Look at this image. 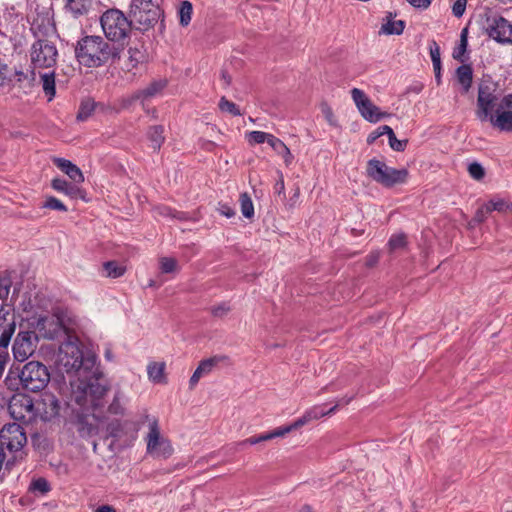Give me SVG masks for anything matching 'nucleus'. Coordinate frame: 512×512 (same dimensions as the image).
Instances as JSON below:
<instances>
[{
	"label": "nucleus",
	"mask_w": 512,
	"mask_h": 512,
	"mask_svg": "<svg viewBox=\"0 0 512 512\" xmlns=\"http://www.w3.org/2000/svg\"><path fill=\"white\" fill-rule=\"evenodd\" d=\"M108 390V384L96 377L72 384L71 401L77 405L76 424L82 437L98 433V424L105 419V395Z\"/></svg>",
	"instance_id": "nucleus-1"
},
{
	"label": "nucleus",
	"mask_w": 512,
	"mask_h": 512,
	"mask_svg": "<svg viewBox=\"0 0 512 512\" xmlns=\"http://www.w3.org/2000/svg\"><path fill=\"white\" fill-rule=\"evenodd\" d=\"M122 52V45L110 44L101 36H85L77 42L75 48L79 63L89 68L114 64L120 60Z\"/></svg>",
	"instance_id": "nucleus-2"
},
{
	"label": "nucleus",
	"mask_w": 512,
	"mask_h": 512,
	"mask_svg": "<svg viewBox=\"0 0 512 512\" xmlns=\"http://www.w3.org/2000/svg\"><path fill=\"white\" fill-rule=\"evenodd\" d=\"M27 17L31 31L36 37L48 36L55 32L52 5L48 1L27 0Z\"/></svg>",
	"instance_id": "nucleus-3"
},
{
	"label": "nucleus",
	"mask_w": 512,
	"mask_h": 512,
	"mask_svg": "<svg viewBox=\"0 0 512 512\" xmlns=\"http://www.w3.org/2000/svg\"><path fill=\"white\" fill-rule=\"evenodd\" d=\"M100 23L106 38L120 46H123V41L128 38L134 27L131 19L119 9L105 11L100 18Z\"/></svg>",
	"instance_id": "nucleus-4"
},
{
	"label": "nucleus",
	"mask_w": 512,
	"mask_h": 512,
	"mask_svg": "<svg viewBox=\"0 0 512 512\" xmlns=\"http://www.w3.org/2000/svg\"><path fill=\"white\" fill-rule=\"evenodd\" d=\"M366 174L373 181L386 188H391L397 184H403L408 178L407 169L389 167L386 163L376 158L370 159L367 162Z\"/></svg>",
	"instance_id": "nucleus-5"
},
{
	"label": "nucleus",
	"mask_w": 512,
	"mask_h": 512,
	"mask_svg": "<svg viewBox=\"0 0 512 512\" xmlns=\"http://www.w3.org/2000/svg\"><path fill=\"white\" fill-rule=\"evenodd\" d=\"M128 16L135 29L147 31L158 22L161 9L152 0H132Z\"/></svg>",
	"instance_id": "nucleus-6"
},
{
	"label": "nucleus",
	"mask_w": 512,
	"mask_h": 512,
	"mask_svg": "<svg viewBox=\"0 0 512 512\" xmlns=\"http://www.w3.org/2000/svg\"><path fill=\"white\" fill-rule=\"evenodd\" d=\"M19 380L24 390L38 392L48 385L50 372L43 363L29 361L20 370Z\"/></svg>",
	"instance_id": "nucleus-7"
},
{
	"label": "nucleus",
	"mask_w": 512,
	"mask_h": 512,
	"mask_svg": "<svg viewBox=\"0 0 512 512\" xmlns=\"http://www.w3.org/2000/svg\"><path fill=\"white\" fill-rule=\"evenodd\" d=\"M499 101L498 85L491 79H482L478 85L475 115L481 122H487L489 113L493 112Z\"/></svg>",
	"instance_id": "nucleus-8"
},
{
	"label": "nucleus",
	"mask_w": 512,
	"mask_h": 512,
	"mask_svg": "<svg viewBox=\"0 0 512 512\" xmlns=\"http://www.w3.org/2000/svg\"><path fill=\"white\" fill-rule=\"evenodd\" d=\"M58 51L56 46L43 39H38L31 46L30 58L33 69H49L57 62Z\"/></svg>",
	"instance_id": "nucleus-9"
},
{
	"label": "nucleus",
	"mask_w": 512,
	"mask_h": 512,
	"mask_svg": "<svg viewBox=\"0 0 512 512\" xmlns=\"http://www.w3.org/2000/svg\"><path fill=\"white\" fill-rule=\"evenodd\" d=\"M146 442L147 452L155 458L167 459L173 454L171 442L161 436L157 420L150 423Z\"/></svg>",
	"instance_id": "nucleus-10"
},
{
	"label": "nucleus",
	"mask_w": 512,
	"mask_h": 512,
	"mask_svg": "<svg viewBox=\"0 0 512 512\" xmlns=\"http://www.w3.org/2000/svg\"><path fill=\"white\" fill-rule=\"evenodd\" d=\"M485 32L489 38L501 45H512V22L503 16L487 18Z\"/></svg>",
	"instance_id": "nucleus-11"
},
{
	"label": "nucleus",
	"mask_w": 512,
	"mask_h": 512,
	"mask_svg": "<svg viewBox=\"0 0 512 512\" xmlns=\"http://www.w3.org/2000/svg\"><path fill=\"white\" fill-rule=\"evenodd\" d=\"M27 442L23 427L18 423H9L0 430V445L10 453L21 450Z\"/></svg>",
	"instance_id": "nucleus-12"
},
{
	"label": "nucleus",
	"mask_w": 512,
	"mask_h": 512,
	"mask_svg": "<svg viewBox=\"0 0 512 512\" xmlns=\"http://www.w3.org/2000/svg\"><path fill=\"white\" fill-rule=\"evenodd\" d=\"M58 362L67 373L76 372L83 365L82 350L73 342H64L59 348Z\"/></svg>",
	"instance_id": "nucleus-13"
},
{
	"label": "nucleus",
	"mask_w": 512,
	"mask_h": 512,
	"mask_svg": "<svg viewBox=\"0 0 512 512\" xmlns=\"http://www.w3.org/2000/svg\"><path fill=\"white\" fill-rule=\"evenodd\" d=\"M38 337L33 331H20L13 342L12 353L18 362L26 361L35 352Z\"/></svg>",
	"instance_id": "nucleus-14"
},
{
	"label": "nucleus",
	"mask_w": 512,
	"mask_h": 512,
	"mask_svg": "<svg viewBox=\"0 0 512 512\" xmlns=\"http://www.w3.org/2000/svg\"><path fill=\"white\" fill-rule=\"evenodd\" d=\"M35 418L42 421H51L56 418L61 409L59 399L51 392H43L39 399L34 402Z\"/></svg>",
	"instance_id": "nucleus-15"
},
{
	"label": "nucleus",
	"mask_w": 512,
	"mask_h": 512,
	"mask_svg": "<svg viewBox=\"0 0 512 512\" xmlns=\"http://www.w3.org/2000/svg\"><path fill=\"white\" fill-rule=\"evenodd\" d=\"M351 97L361 116L369 122L376 123L388 115L387 113L380 112L379 108L372 103L361 89L353 88L351 90Z\"/></svg>",
	"instance_id": "nucleus-16"
},
{
	"label": "nucleus",
	"mask_w": 512,
	"mask_h": 512,
	"mask_svg": "<svg viewBox=\"0 0 512 512\" xmlns=\"http://www.w3.org/2000/svg\"><path fill=\"white\" fill-rule=\"evenodd\" d=\"M8 410L13 419L29 423L35 419L33 400L25 395L14 396L9 402Z\"/></svg>",
	"instance_id": "nucleus-17"
},
{
	"label": "nucleus",
	"mask_w": 512,
	"mask_h": 512,
	"mask_svg": "<svg viewBox=\"0 0 512 512\" xmlns=\"http://www.w3.org/2000/svg\"><path fill=\"white\" fill-rule=\"evenodd\" d=\"M352 398H353L352 396L351 397H343L340 400H338L329 409H326L325 404L315 405V406L309 408L308 410H306L304 412V414L300 418H298L296 421H297L299 427H302V426L308 424L312 420H317L326 415L334 413L339 406H344V405L349 404L351 402Z\"/></svg>",
	"instance_id": "nucleus-18"
},
{
	"label": "nucleus",
	"mask_w": 512,
	"mask_h": 512,
	"mask_svg": "<svg viewBox=\"0 0 512 512\" xmlns=\"http://www.w3.org/2000/svg\"><path fill=\"white\" fill-rule=\"evenodd\" d=\"M16 330V316L14 309H5L0 305V340L1 347L7 348Z\"/></svg>",
	"instance_id": "nucleus-19"
},
{
	"label": "nucleus",
	"mask_w": 512,
	"mask_h": 512,
	"mask_svg": "<svg viewBox=\"0 0 512 512\" xmlns=\"http://www.w3.org/2000/svg\"><path fill=\"white\" fill-rule=\"evenodd\" d=\"M37 328L42 336L49 340L57 339L66 334V328L62 320L57 315L39 318Z\"/></svg>",
	"instance_id": "nucleus-20"
},
{
	"label": "nucleus",
	"mask_w": 512,
	"mask_h": 512,
	"mask_svg": "<svg viewBox=\"0 0 512 512\" xmlns=\"http://www.w3.org/2000/svg\"><path fill=\"white\" fill-rule=\"evenodd\" d=\"M227 360L228 357L226 355H214L210 358L200 361L198 367L196 368V370L194 371L189 380V388L193 389L197 385L201 377H203L204 375H208L215 366Z\"/></svg>",
	"instance_id": "nucleus-21"
},
{
	"label": "nucleus",
	"mask_w": 512,
	"mask_h": 512,
	"mask_svg": "<svg viewBox=\"0 0 512 512\" xmlns=\"http://www.w3.org/2000/svg\"><path fill=\"white\" fill-rule=\"evenodd\" d=\"M487 121L493 128L499 131L511 132L512 131V110L496 109L495 114L489 113Z\"/></svg>",
	"instance_id": "nucleus-22"
},
{
	"label": "nucleus",
	"mask_w": 512,
	"mask_h": 512,
	"mask_svg": "<svg viewBox=\"0 0 512 512\" xmlns=\"http://www.w3.org/2000/svg\"><path fill=\"white\" fill-rule=\"evenodd\" d=\"M35 80L36 74L33 68L26 72L15 68L14 72H11V80L8 85L26 90L33 87Z\"/></svg>",
	"instance_id": "nucleus-23"
},
{
	"label": "nucleus",
	"mask_w": 512,
	"mask_h": 512,
	"mask_svg": "<svg viewBox=\"0 0 512 512\" xmlns=\"http://www.w3.org/2000/svg\"><path fill=\"white\" fill-rule=\"evenodd\" d=\"M51 187L59 193L70 197L71 199L82 198L84 199V191L78 187L76 183H69L62 178H54L51 181Z\"/></svg>",
	"instance_id": "nucleus-24"
},
{
	"label": "nucleus",
	"mask_w": 512,
	"mask_h": 512,
	"mask_svg": "<svg viewBox=\"0 0 512 512\" xmlns=\"http://www.w3.org/2000/svg\"><path fill=\"white\" fill-rule=\"evenodd\" d=\"M53 163L64 172L74 183L81 184L84 182V175L79 167L70 160L64 158H54Z\"/></svg>",
	"instance_id": "nucleus-25"
},
{
	"label": "nucleus",
	"mask_w": 512,
	"mask_h": 512,
	"mask_svg": "<svg viewBox=\"0 0 512 512\" xmlns=\"http://www.w3.org/2000/svg\"><path fill=\"white\" fill-rule=\"evenodd\" d=\"M386 22L382 24L380 33L385 35H400L405 28L403 20H393V14L389 12L386 16Z\"/></svg>",
	"instance_id": "nucleus-26"
},
{
	"label": "nucleus",
	"mask_w": 512,
	"mask_h": 512,
	"mask_svg": "<svg viewBox=\"0 0 512 512\" xmlns=\"http://www.w3.org/2000/svg\"><path fill=\"white\" fill-rule=\"evenodd\" d=\"M456 78L462 86L463 93H467L473 82V70L470 65L464 64L456 69Z\"/></svg>",
	"instance_id": "nucleus-27"
},
{
	"label": "nucleus",
	"mask_w": 512,
	"mask_h": 512,
	"mask_svg": "<svg viewBox=\"0 0 512 512\" xmlns=\"http://www.w3.org/2000/svg\"><path fill=\"white\" fill-rule=\"evenodd\" d=\"M92 6V0H65V9L74 17L86 14Z\"/></svg>",
	"instance_id": "nucleus-28"
},
{
	"label": "nucleus",
	"mask_w": 512,
	"mask_h": 512,
	"mask_svg": "<svg viewBox=\"0 0 512 512\" xmlns=\"http://www.w3.org/2000/svg\"><path fill=\"white\" fill-rule=\"evenodd\" d=\"M268 144L278 155L283 157L286 165L291 164L293 161V155L291 154L290 149L282 140L273 135L272 138L269 139Z\"/></svg>",
	"instance_id": "nucleus-29"
},
{
	"label": "nucleus",
	"mask_w": 512,
	"mask_h": 512,
	"mask_svg": "<svg viewBox=\"0 0 512 512\" xmlns=\"http://www.w3.org/2000/svg\"><path fill=\"white\" fill-rule=\"evenodd\" d=\"M154 212L156 215L171 219H177L179 221H187L190 219V216L186 212L177 211L166 205H158L154 208Z\"/></svg>",
	"instance_id": "nucleus-30"
},
{
	"label": "nucleus",
	"mask_w": 512,
	"mask_h": 512,
	"mask_svg": "<svg viewBox=\"0 0 512 512\" xmlns=\"http://www.w3.org/2000/svg\"><path fill=\"white\" fill-rule=\"evenodd\" d=\"M42 89L45 95L48 98V101H51L56 94L55 87V73L54 71H49L40 75Z\"/></svg>",
	"instance_id": "nucleus-31"
},
{
	"label": "nucleus",
	"mask_w": 512,
	"mask_h": 512,
	"mask_svg": "<svg viewBox=\"0 0 512 512\" xmlns=\"http://www.w3.org/2000/svg\"><path fill=\"white\" fill-rule=\"evenodd\" d=\"M166 86L165 81H154L149 86H147L145 89L137 91L132 99L138 100V99H145L149 97L155 96L157 93H159L164 87Z\"/></svg>",
	"instance_id": "nucleus-32"
},
{
	"label": "nucleus",
	"mask_w": 512,
	"mask_h": 512,
	"mask_svg": "<svg viewBox=\"0 0 512 512\" xmlns=\"http://www.w3.org/2000/svg\"><path fill=\"white\" fill-rule=\"evenodd\" d=\"M151 146L155 151H158L165 141L164 128L161 125H155L149 128L147 133Z\"/></svg>",
	"instance_id": "nucleus-33"
},
{
	"label": "nucleus",
	"mask_w": 512,
	"mask_h": 512,
	"mask_svg": "<svg viewBox=\"0 0 512 512\" xmlns=\"http://www.w3.org/2000/svg\"><path fill=\"white\" fill-rule=\"evenodd\" d=\"M125 400L124 393L118 389L115 391L112 402L108 405L107 409H105V413L108 412L112 415H124L125 408L123 406V402Z\"/></svg>",
	"instance_id": "nucleus-34"
},
{
	"label": "nucleus",
	"mask_w": 512,
	"mask_h": 512,
	"mask_svg": "<svg viewBox=\"0 0 512 512\" xmlns=\"http://www.w3.org/2000/svg\"><path fill=\"white\" fill-rule=\"evenodd\" d=\"M104 276L107 278H119L126 272V267L117 261H107L102 265Z\"/></svg>",
	"instance_id": "nucleus-35"
},
{
	"label": "nucleus",
	"mask_w": 512,
	"mask_h": 512,
	"mask_svg": "<svg viewBox=\"0 0 512 512\" xmlns=\"http://www.w3.org/2000/svg\"><path fill=\"white\" fill-rule=\"evenodd\" d=\"M129 57L125 62L124 69L131 71L138 66V64L144 62L145 54L138 48L130 47L128 50Z\"/></svg>",
	"instance_id": "nucleus-36"
},
{
	"label": "nucleus",
	"mask_w": 512,
	"mask_h": 512,
	"mask_svg": "<svg viewBox=\"0 0 512 512\" xmlns=\"http://www.w3.org/2000/svg\"><path fill=\"white\" fill-rule=\"evenodd\" d=\"M164 370H165L164 363H158V362L150 363L147 367V373H148L149 379L155 383L164 382V379H165Z\"/></svg>",
	"instance_id": "nucleus-37"
},
{
	"label": "nucleus",
	"mask_w": 512,
	"mask_h": 512,
	"mask_svg": "<svg viewBox=\"0 0 512 512\" xmlns=\"http://www.w3.org/2000/svg\"><path fill=\"white\" fill-rule=\"evenodd\" d=\"M468 46V28H463L460 34V43L459 45L453 50L452 56L455 60H458L460 62H464L465 59L464 54L466 53Z\"/></svg>",
	"instance_id": "nucleus-38"
},
{
	"label": "nucleus",
	"mask_w": 512,
	"mask_h": 512,
	"mask_svg": "<svg viewBox=\"0 0 512 512\" xmlns=\"http://www.w3.org/2000/svg\"><path fill=\"white\" fill-rule=\"evenodd\" d=\"M382 129L386 130V135L388 136L389 146L391 149L397 152H403L406 149L408 140H398L393 129L388 125H383Z\"/></svg>",
	"instance_id": "nucleus-39"
},
{
	"label": "nucleus",
	"mask_w": 512,
	"mask_h": 512,
	"mask_svg": "<svg viewBox=\"0 0 512 512\" xmlns=\"http://www.w3.org/2000/svg\"><path fill=\"white\" fill-rule=\"evenodd\" d=\"M241 212L245 218L251 219L254 216V205L248 193L244 192L239 197Z\"/></svg>",
	"instance_id": "nucleus-40"
},
{
	"label": "nucleus",
	"mask_w": 512,
	"mask_h": 512,
	"mask_svg": "<svg viewBox=\"0 0 512 512\" xmlns=\"http://www.w3.org/2000/svg\"><path fill=\"white\" fill-rule=\"evenodd\" d=\"M299 428L300 427H299V425H298L296 420L293 423L289 424V425L277 427L273 431L265 433L267 441L268 440H272L274 438H278V437H284L288 433H290V432H292L294 430H297Z\"/></svg>",
	"instance_id": "nucleus-41"
},
{
	"label": "nucleus",
	"mask_w": 512,
	"mask_h": 512,
	"mask_svg": "<svg viewBox=\"0 0 512 512\" xmlns=\"http://www.w3.org/2000/svg\"><path fill=\"white\" fill-rule=\"evenodd\" d=\"M95 106H96V103L91 99L82 101L80 104V107H79V111L77 113V120L78 121L87 120L94 112Z\"/></svg>",
	"instance_id": "nucleus-42"
},
{
	"label": "nucleus",
	"mask_w": 512,
	"mask_h": 512,
	"mask_svg": "<svg viewBox=\"0 0 512 512\" xmlns=\"http://www.w3.org/2000/svg\"><path fill=\"white\" fill-rule=\"evenodd\" d=\"M192 11H193L192 4L189 1H183L181 3L178 14H179V19H180V24L183 27L189 25V23L191 21V17H192Z\"/></svg>",
	"instance_id": "nucleus-43"
},
{
	"label": "nucleus",
	"mask_w": 512,
	"mask_h": 512,
	"mask_svg": "<svg viewBox=\"0 0 512 512\" xmlns=\"http://www.w3.org/2000/svg\"><path fill=\"white\" fill-rule=\"evenodd\" d=\"M42 208L57 210L61 212L68 211L66 205L54 196H47L45 202L42 205Z\"/></svg>",
	"instance_id": "nucleus-44"
},
{
	"label": "nucleus",
	"mask_w": 512,
	"mask_h": 512,
	"mask_svg": "<svg viewBox=\"0 0 512 512\" xmlns=\"http://www.w3.org/2000/svg\"><path fill=\"white\" fill-rule=\"evenodd\" d=\"M219 109L223 112H228L233 116H240L241 112L237 105L229 101L225 96L221 97L219 101Z\"/></svg>",
	"instance_id": "nucleus-45"
},
{
	"label": "nucleus",
	"mask_w": 512,
	"mask_h": 512,
	"mask_svg": "<svg viewBox=\"0 0 512 512\" xmlns=\"http://www.w3.org/2000/svg\"><path fill=\"white\" fill-rule=\"evenodd\" d=\"M29 489L44 495L50 491L51 487L45 478H38L31 482Z\"/></svg>",
	"instance_id": "nucleus-46"
},
{
	"label": "nucleus",
	"mask_w": 512,
	"mask_h": 512,
	"mask_svg": "<svg viewBox=\"0 0 512 512\" xmlns=\"http://www.w3.org/2000/svg\"><path fill=\"white\" fill-rule=\"evenodd\" d=\"M272 136V134L263 131H251L248 134V141L251 144L269 143V139L272 138Z\"/></svg>",
	"instance_id": "nucleus-47"
},
{
	"label": "nucleus",
	"mask_w": 512,
	"mask_h": 512,
	"mask_svg": "<svg viewBox=\"0 0 512 512\" xmlns=\"http://www.w3.org/2000/svg\"><path fill=\"white\" fill-rule=\"evenodd\" d=\"M406 235L403 233L392 235L388 241V246L391 251L405 247Z\"/></svg>",
	"instance_id": "nucleus-48"
},
{
	"label": "nucleus",
	"mask_w": 512,
	"mask_h": 512,
	"mask_svg": "<svg viewBox=\"0 0 512 512\" xmlns=\"http://www.w3.org/2000/svg\"><path fill=\"white\" fill-rule=\"evenodd\" d=\"M160 269L163 273H172L177 269V261L171 257H163L160 260Z\"/></svg>",
	"instance_id": "nucleus-49"
},
{
	"label": "nucleus",
	"mask_w": 512,
	"mask_h": 512,
	"mask_svg": "<svg viewBox=\"0 0 512 512\" xmlns=\"http://www.w3.org/2000/svg\"><path fill=\"white\" fill-rule=\"evenodd\" d=\"M468 172L470 176L475 180H481L485 176V170L483 166L478 162H473L469 164Z\"/></svg>",
	"instance_id": "nucleus-50"
},
{
	"label": "nucleus",
	"mask_w": 512,
	"mask_h": 512,
	"mask_svg": "<svg viewBox=\"0 0 512 512\" xmlns=\"http://www.w3.org/2000/svg\"><path fill=\"white\" fill-rule=\"evenodd\" d=\"M486 206H487L488 210L490 211V213L492 211L502 212V211H505L510 208V205L507 204L502 199H492L488 203H486Z\"/></svg>",
	"instance_id": "nucleus-51"
},
{
	"label": "nucleus",
	"mask_w": 512,
	"mask_h": 512,
	"mask_svg": "<svg viewBox=\"0 0 512 512\" xmlns=\"http://www.w3.org/2000/svg\"><path fill=\"white\" fill-rule=\"evenodd\" d=\"M10 80L11 71L8 65L0 59V87L8 85Z\"/></svg>",
	"instance_id": "nucleus-52"
},
{
	"label": "nucleus",
	"mask_w": 512,
	"mask_h": 512,
	"mask_svg": "<svg viewBox=\"0 0 512 512\" xmlns=\"http://www.w3.org/2000/svg\"><path fill=\"white\" fill-rule=\"evenodd\" d=\"M231 311L229 304L223 302L221 304L211 307L210 312L214 317L222 318Z\"/></svg>",
	"instance_id": "nucleus-53"
},
{
	"label": "nucleus",
	"mask_w": 512,
	"mask_h": 512,
	"mask_svg": "<svg viewBox=\"0 0 512 512\" xmlns=\"http://www.w3.org/2000/svg\"><path fill=\"white\" fill-rule=\"evenodd\" d=\"M429 51H430L432 64H436L438 66L439 62L441 61V58H440L441 53H440V47L435 40H432L430 42Z\"/></svg>",
	"instance_id": "nucleus-54"
},
{
	"label": "nucleus",
	"mask_w": 512,
	"mask_h": 512,
	"mask_svg": "<svg viewBox=\"0 0 512 512\" xmlns=\"http://www.w3.org/2000/svg\"><path fill=\"white\" fill-rule=\"evenodd\" d=\"M11 288V280L7 277L0 278V300L5 301L8 298Z\"/></svg>",
	"instance_id": "nucleus-55"
},
{
	"label": "nucleus",
	"mask_w": 512,
	"mask_h": 512,
	"mask_svg": "<svg viewBox=\"0 0 512 512\" xmlns=\"http://www.w3.org/2000/svg\"><path fill=\"white\" fill-rule=\"evenodd\" d=\"M467 0H457L452 6V13L455 17L460 18L466 10Z\"/></svg>",
	"instance_id": "nucleus-56"
},
{
	"label": "nucleus",
	"mask_w": 512,
	"mask_h": 512,
	"mask_svg": "<svg viewBox=\"0 0 512 512\" xmlns=\"http://www.w3.org/2000/svg\"><path fill=\"white\" fill-rule=\"evenodd\" d=\"M490 213V211L488 210L486 204H484L483 206L479 207L476 212H475V215L473 217V222L475 223H482L486 220L487 218V215Z\"/></svg>",
	"instance_id": "nucleus-57"
},
{
	"label": "nucleus",
	"mask_w": 512,
	"mask_h": 512,
	"mask_svg": "<svg viewBox=\"0 0 512 512\" xmlns=\"http://www.w3.org/2000/svg\"><path fill=\"white\" fill-rule=\"evenodd\" d=\"M496 109L512 110V93L502 97V99L497 102Z\"/></svg>",
	"instance_id": "nucleus-58"
},
{
	"label": "nucleus",
	"mask_w": 512,
	"mask_h": 512,
	"mask_svg": "<svg viewBox=\"0 0 512 512\" xmlns=\"http://www.w3.org/2000/svg\"><path fill=\"white\" fill-rule=\"evenodd\" d=\"M322 113L326 119V121L332 125V126H336L337 125V121H336V118L334 116V113L331 109V107H329L328 105H323L322 106Z\"/></svg>",
	"instance_id": "nucleus-59"
},
{
	"label": "nucleus",
	"mask_w": 512,
	"mask_h": 512,
	"mask_svg": "<svg viewBox=\"0 0 512 512\" xmlns=\"http://www.w3.org/2000/svg\"><path fill=\"white\" fill-rule=\"evenodd\" d=\"M264 441H267V438H266V434H261V435H258V436H253V437H250V438H247L243 441H241L239 443V445H255V444H258V443H261V442H264Z\"/></svg>",
	"instance_id": "nucleus-60"
},
{
	"label": "nucleus",
	"mask_w": 512,
	"mask_h": 512,
	"mask_svg": "<svg viewBox=\"0 0 512 512\" xmlns=\"http://www.w3.org/2000/svg\"><path fill=\"white\" fill-rule=\"evenodd\" d=\"M383 126L378 127L376 130L371 132L367 137V143L372 144L375 142L380 136L386 134V130L382 129Z\"/></svg>",
	"instance_id": "nucleus-61"
},
{
	"label": "nucleus",
	"mask_w": 512,
	"mask_h": 512,
	"mask_svg": "<svg viewBox=\"0 0 512 512\" xmlns=\"http://www.w3.org/2000/svg\"><path fill=\"white\" fill-rule=\"evenodd\" d=\"M411 6L418 9H427L431 5V0H406Z\"/></svg>",
	"instance_id": "nucleus-62"
},
{
	"label": "nucleus",
	"mask_w": 512,
	"mask_h": 512,
	"mask_svg": "<svg viewBox=\"0 0 512 512\" xmlns=\"http://www.w3.org/2000/svg\"><path fill=\"white\" fill-rule=\"evenodd\" d=\"M380 259L379 252H371L367 257L365 261V265L369 268L374 267Z\"/></svg>",
	"instance_id": "nucleus-63"
},
{
	"label": "nucleus",
	"mask_w": 512,
	"mask_h": 512,
	"mask_svg": "<svg viewBox=\"0 0 512 512\" xmlns=\"http://www.w3.org/2000/svg\"><path fill=\"white\" fill-rule=\"evenodd\" d=\"M219 211L223 216L227 218L235 216V210L228 204H220Z\"/></svg>",
	"instance_id": "nucleus-64"
}]
</instances>
